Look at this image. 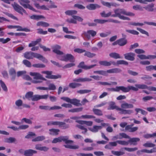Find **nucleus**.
<instances>
[{"label":"nucleus","mask_w":156,"mask_h":156,"mask_svg":"<svg viewBox=\"0 0 156 156\" xmlns=\"http://www.w3.org/2000/svg\"><path fill=\"white\" fill-rule=\"evenodd\" d=\"M37 53L32 51H27L24 54V57L28 59H33L34 58H36Z\"/></svg>","instance_id":"9"},{"label":"nucleus","mask_w":156,"mask_h":156,"mask_svg":"<svg viewBox=\"0 0 156 156\" xmlns=\"http://www.w3.org/2000/svg\"><path fill=\"white\" fill-rule=\"evenodd\" d=\"M143 145L145 147H152L155 146V145L154 144L149 142H147L146 143L144 144Z\"/></svg>","instance_id":"56"},{"label":"nucleus","mask_w":156,"mask_h":156,"mask_svg":"<svg viewBox=\"0 0 156 156\" xmlns=\"http://www.w3.org/2000/svg\"><path fill=\"white\" fill-rule=\"evenodd\" d=\"M111 152L113 154L117 156H119L124 154V152L122 151H112Z\"/></svg>","instance_id":"51"},{"label":"nucleus","mask_w":156,"mask_h":156,"mask_svg":"<svg viewBox=\"0 0 156 156\" xmlns=\"http://www.w3.org/2000/svg\"><path fill=\"white\" fill-rule=\"evenodd\" d=\"M23 63L27 67H30L31 66V64L30 62L27 60H24L23 61Z\"/></svg>","instance_id":"52"},{"label":"nucleus","mask_w":156,"mask_h":156,"mask_svg":"<svg viewBox=\"0 0 156 156\" xmlns=\"http://www.w3.org/2000/svg\"><path fill=\"white\" fill-rule=\"evenodd\" d=\"M135 86L136 87L132 86H129L127 87L122 86L123 92H128L131 90L136 91L138 90V89H143L147 88V86L145 84H136Z\"/></svg>","instance_id":"3"},{"label":"nucleus","mask_w":156,"mask_h":156,"mask_svg":"<svg viewBox=\"0 0 156 156\" xmlns=\"http://www.w3.org/2000/svg\"><path fill=\"white\" fill-rule=\"evenodd\" d=\"M119 10H115V14H112L111 12H107L105 11H103L100 13L101 16L103 17H107L111 16L113 17H118L119 18L123 20H130V19L128 17L123 16L122 14H123L127 16H133L134 14L132 12H126L125 10H120L121 11H119Z\"/></svg>","instance_id":"1"},{"label":"nucleus","mask_w":156,"mask_h":156,"mask_svg":"<svg viewBox=\"0 0 156 156\" xmlns=\"http://www.w3.org/2000/svg\"><path fill=\"white\" fill-rule=\"evenodd\" d=\"M100 7V6L97 4H90L87 6V8L89 9H94L96 8H99Z\"/></svg>","instance_id":"33"},{"label":"nucleus","mask_w":156,"mask_h":156,"mask_svg":"<svg viewBox=\"0 0 156 156\" xmlns=\"http://www.w3.org/2000/svg\"><path fill=\"white\" fill-rule=\"evenodd\" d=\"M61 48L60 46L58 45H56L53 47V51L57 55H61L63 54V52L60 51Z\"/></svg>","instance_id":"15"},{"label":"nucleus","mask_w":156,"mask_h":156,"mask_svg":"<svg viewBox=\"0 0 156 156\" xmlns=\"http://www.w3.org/2000/svg\"><path fill=\"white\" fill-rule=\"evenodd\" d=\"M81 85L80 83L75 82L70 83L69 85V87L72 88H75Z\"/></svg>","instance_id":"36"},{"label":"nucleus","mask_w":156,"mask_h":156,"mask_svg":"<svg viewBox=\"0 0 156 156\" xmlns=\"http://www.w3.org/2000/svg\"><path fill=\"white\" fill-rule=\"evenodd\" d=\"M80 100L77 99L76 98L71 99L70 103L76 106L81 105V104L80 103Z\"/></svg>","instance_id":"31"},{"label":"nucleus","mask_w":156,"mask_h":156,"mask_svg":"<svg viewBox=\"0 0 156 156\" xmlns=\"http://www.w3.org/2000/svg\"><path fill=\"white\" fill-rule=\"evenodd\" d=\"M60 137L61 142L62 141H63L66 144H72L73 143V141L69 140V136H61Z\"/></svg>","instance_id":"16"},{"label":"nucleus","mask_w":156,"mask_h":156,"mask_svg":"<svg viewBox=\"0 0 156 156\" xmlns=\"http://www.w3.org/2000/svg\"><path fill=\"white\" fill-rule=\"evenodd\" d=\"M33 92L32 91H29L27 92L25 95V97H23V98L24 99L25 98L28 99V100H32V98L33 95Z\"/></svg>","instance_id":"29"},{"label":"nucleus","mask_w":156,"mask_h":156,"mask_svg":"<svg viewBox=\"0 0 156 156\" xmlns=\"http://www.w3.org/2000/svg\"><path fill=\"white\" fill-rule=\"evenodd\" d=\"M37 26H41L44 27H47L50 25L48 23L44 21H40L37 22Z\"/></svg>","instance_id":"37"},{"label":"nucleus","mask_w":156,"mask_h":156,"mask_svg":"<svg viewBox=\"0 0 156 156\" xmlns=\"http://www.w3.org/2000/svg\"><path fill=\"white\" fill-rule=\"evenodd\" d=\"M0 84L2 89L5 92L8 91V89L4 83L1 80H0Z\"/></svg>","instance_id":"46"},{"label":"nucleus","mask_w":156,"mask_h":156,"mask_svg":"<svg viewBox=\"0 0 156 156\" xmlns=\"http://www.w3.org/2000/svg\"><path fill=\"white\" fill-rule=\"evenodd\" d=\"M41 38H38L36 41H32L31 43L29 44V47H34L37 45L41 41Z\"/></svg>","instance_id":"27"},{"label":"nucleus","mask_w":156,"mask_h":156,"mask_svg":"<svg viewBox=\"0 0 156 156\" xmlns=\"http://www.w3.org/2000/svg\"><path fill=\"white\" fill-rule=\"evenodd\" d=\"M108 109L109 110L115 109L117 111H119V113L120 114L130 115L133 112V111L132 110L122 109L119 107L115 105V102L113 101L110 102L109 107Z\"/></svg>","instance_id":"2"},{"label":"nucleus","mask_w":156,"mask_h":156,"mask_svg":"<svg viewBox=\"0 0 156 156\" xmlns=\"http://www.w3.org/2000/svg\"><path fill=\"white\" fill-rule=\"evenodd\" d=\"M126 31L134 35H138L139 34L138 32L134 30H126Z\"/></svg>","instance_id":"60"},{"label":"nucleus","mask_w":156,"mask_h":156,"mask_svg":"<svg viewBox=\"0 0 156 156\" xmlns=\"http://www.w3.org/2000/svg\"><path fill=\"white\" fill-rule=\"evenodd\" d=\"M117 65H127L128 64V62L124 60H118L117 61V62L116 63V64Z\"/></svg>","instance_id":"54"},{"label":"nucleus","mask_w":156,"mask_h":156,"mask_svg":"<svg viewBox=\"0 0 156 156\" xmlns=\"http://www.w3.org/2000/svg\"><path fill=\"white\" fill-rule=\"evenodd\" d=\"M83 108L82 107H80L76 108H75L71 109L69 110L68 111L69 112H81L82 111Z\"/></svg>","instance_id":"44"},{"label":"nucleus","mask_w":156,"mask_h":156,"mask_svg":"<svg viewBox=\"0 0 156 156\" xmlns=\"http://www.w3.org/2000/svg\"><path fill=\"white\" fill-rule=\"evenodd\" d=\"M92 110L94 113L96 115L99 116H101L103 115L102 112L101 111L100 109L93 108Z\"/></svg>","instance_id":"41"},{"label":"nucleus","mask_w":156,"mask_h":156,"mask_svg":"<svg viewBox=\"0 0 156 156\" xmlns=\"http://www.w3.org/2000/svg\"><path fill=\"white\" fill-rule=\"evenodd\" d=\"M32 66L35 68H44L45 66L43 64L37 63L33 65Z\"/></svg>","instance_id":"55"},{"label":"nucleus","mask_w":156,"mask_h":156,"mask_svg":"<svg viewBox=\"0 0 156 156\" xmlns=\"http://www.w3.org/2000/svg\"><path fill=\"white\" fill-rule=\"evenodd\" d=\"M91 91V90H81L77 91L78 93L82 94L85 93H88Z\"/></svg>","instance_id":"48"},{"label":"nucleus","mask_w":156,"mask_h":156,"mask_svg":"<svg viewBox=\"0 0 156 156\" xmlns=\"http://www.w3.org/2000/svg\"><path fill=\"white\" fill-rule=\"evenodd\" d=\"M94 21L96 23L103 24L105 23L108 22V20L95 19Z\"/></svg>","instance_id":"50"},{"label":"nucleus","mask_w":156,"mask_h":156,"mask_svg":"<svg viewBox=\"0 0 156 156\" xmlns=\"http://www.w3.org/2000/svg\"><path fill=\"white\" fill-rule=\"evenodd\" d=\"M109 56L112 58L116 59L121 58L119 54L115 52L110 53L109 54Z\"/></svg>","instance_id":"38"},{"label":"nucleus","mask_w":156,"mask_h":156,"mask_svg":"<svg viewBox=\"0 0 156 156\" xmlns=\"http://www.w3.org/2000/svg\"><path fill=\"white\" fill-rule=\"evenodd\" d=\"M122 70L119 68H115L107 70V73H121Z\"/></svg>","instance_id":"20"},{"label":"nucleus","mask_w":156,"mask_h":156,"mask_svg":"<svg viewBox=\"0 0 156 156\" xmlns=\"http://www.w3.org/2000/svg\"><path fill=\"white\" fill-rule=\"evenodd\" d=\"M39 108L42 110H50V107L48 106L40 105L39 106Z\"/></svg>","instance_id":"64"},{"label":"nucleus","mask_w":156,"mask_h":156,"mask_svg":"<svg viewBox=\"0 0 156 156\" xmlns=\"http://www.w3.org/2000/svg\"><path fill=\"white\" fill-rule=\"evenodd\" d=\"M50 132L49 134L52 135H57L58 134V133L60 131V130L58 129H49Z\"/></svg>","instance_id":"30"},{"label":"nucleus","mask_w":156,"mask_h":156,"mask_svg":"<svg viewBox=\"0 0 156 156\" xmlns=\"http://www.w3.org/2000/svg\"><path fill=\"white\" fill-rule=\"evenodd\" d=\"M77 12L76 10H67L65 12L67 15L72 16L73 17L74 19L79 21L82 22L83 20V19L80 16L73 15L74 14H76Z\"/></svg>","instance_id":"6"},{"label":"nucleus","mask_w":156,"mask_h":156,"mask_svg":"<svg viewBox=\"0 0 156 156\" xmlns=\"http://www.w3.org/2000/svg\"><path fill=\"white\" fill-rule=\"evenodd\" d=\"M127 42L126 40L124 38H122L118 40V44L120 46H123L125 45Z\"/></svg>","instance_id":"32"},{"label":"nucleus","mask_w":156,"mask_h":156,"mask_svg":"<svg viewBox=\"0 0 156 156\" xmlns=\"http://www.w3.org/2000/svg\"><path fill=\"white\" fill-rule=\"evenodd\" d=\"M95 117L92 115H82L80 117H79V118H82L83 119H90L92 118H95Z\"/></svg>","instance_id":"49"},{"label":"nucleus","mask_w":156,"mask_h":156,"mask_svg":"<svg viewBox=\"0 0 156 156\" xmlns=\"http://www.w3.org/2000/svg\"><path fill=\"white\" fill-rule=\"evenodd\" d=\"M97 83L99 84L102 85H117V83L115 82H111L110 83L107 82H102L99 81L97 82Z\"/></svg>","instance_id":"26"},{"label":"nucleus","mask_w":156,"mask_h":156,"mask_svg":"<svg viewBox=\"0 0 156 156\" xmlns=\"http://www.w3.org/2000/svg\"><path fill=\"white\" fill-rule=\"evenodd\" d=\"M45 139V137L44 136H38L36 138L33 139L32 140V141L33 142H37V141H41Z\"/></svg>","instance_id":"39"},{"label":"nucleus","mask_w":156,"mask_h":156,"mask_svg":"<svg viewBox=\"0 0 156 156\" xmlns=\"http://www.w3.org/2000/svg\"><path fill=\"white\" fill-rule=\"evenodd\" d=\"M34 6L38 9L45 10L46 9V6L45 5H43L40 6L39 4L37 3L34 4Z\"/></svg>","instance_id":"45"},{"label":"nucleus","mask_w":156,"mask_h":156,"mask_svg":"<svg viewBox=\"0 0 156 156\" xmlns=\"http://www.w3.org/2000/svg\"><path fill=\"white\" fill-rule=\"evenodd\" d=\"M30 2L28 0H20V3L24 8L30 10H35L33 7L29 4Z\"/></svg>","instance_id":"7"},{"label":"nucleus","mask_w":156,"mask_h":156,"mask_svg":"<svg viewBox=\"0 0 156 156\" xmlns=\"http://www.w3.org/2000/svg\"><path fill=\"white\" fill-rule=\"evenodd\" d=\"M84 55L85 56H87L88 58H92L94 57L96 55V54L93 53H91L89 51H85Z\"/></svg>","instance_id":"42"},{"label":"nucleus","mask_w":156,"mask_h":156,"mask_svg":"<svg viewBox=\"0 0 156 156\" xmlns=\"http://www.w3.org/2000/svg\"><path fill=\"white\" fill-rule=\"evenodd\" d=\"M156 152V148H153V149H151L150 150H147V149H142L141 151H138L137 152V153L140 152L143 153H151L153 152Z\"/></svg>","instance_id":"25"},{"label":"nucleus","mask_w":156,"mask_h":156,"mask_svg":"<svg viewBox=\"0 0 156 156\" xmlns=\"http://www.w3.org/2000/svg\"><path fill=\"white\" fill-rule=\"evenodd\" d=\"M133 125H130L126 126L125 128L126 130L130 132H133L136 131L138 129L137 127H132Z\"/></svg>","instance_id":"14"},{"label":"nucleus","mask_w":156,"mask_h":156,"mask_svg":"<svg viewBox=\"0 0 156 156\" xmlns=\"http://www.w3.org/2000/svg\"><path fill=\"white\" fill-rule=\"evenodd\" d=\"M125 58L128 60L133 61L134 60L135 54L132 52L124 54Z\"/></svg>","instance_id":"12"},{"label":"nucleus","mask_w":156,"mask_h":156,"mask_svg":"<svg viewBox=\"0 0 156 156\" xmlns=\"http://www.w3.org/2000/svg\"><path fill=\"white\" fill-rule=\"evenodd\" d=\"M42 74H46L47 76H45V77L49 79H57L61 77V76L60 75H52V71H42L41 72Z\"/></svg>","instance_id":"5"},{"label":"nucleus","mask_w":156,"mask_h":156,"mask_svg":"<svg viewBox=\"0 0 156 156\" xmlns=\"http://www.w3.org/2000/svg\"><path fill=\"white\" fill-rule=\"evenodd\" d=\"M57 58L61 60L66 62L69 61L71 62H73L75 61L73 56L70 54H67L62 56H58L57 57Z\"/></svg>","instance_id":"4"},{"label":"nucleus","mask_w":156,"mask_h":156,"mask_svg":"<svg viewBox=\"0 0 156 156\" xmlns=\"http://www.w3.org/2000/svg\"><path fill=\"white\" fill-rule=\"evenodd\" d=\"M92 80L91 79L88 78H79L73 79V81L74 82H89Z\"/></svg>","instance_id":"17"},{"label":"nucleus","mask_w":156,"mask_h":156,"mask_svg":"<svg viewBox=\"0 0 156 156\" xmlns=\"http://www.w3.org/2000/svg\"><path fill=\"white\" fill-rule=\"evenodd\" d=\"M124 149L125 150L129 152H133L137 150L138 149L137 147L134 148H129V147H124Z\"/></svg>","instance_id":"58"},{"label":"nucleus","mask_w":156,"mask_h":156,"mask_svg":"<svg viewBox=\"0 0 156 156\" xmlns=\"http://www.w3.org/2000/svg\"><path fill=\"white\" fill-rule=\"evenodd\" d=\"M30 76H34V79L36 80H41L46 81V79L43 77V76L38 73L30 72Z\"/></svg>","instance_id":"10"},{"label":"nucleus","mask_w":156,"mask_h":156,"mask_svg":"<svg viewBox=\"0 0 156 156\" xmlns=\"http://www.w3.org/2000/svg\"><path fill=\"white\" fill-rule=\"evenodd\" d=\"M99 62L100 65L106 66H110L111 65H116V63L113 61L108 62L106 61H100Z\"/></svg>","instance_id":"11"},{"label":"nucleus","mask_w":156,"mask_h":156,"mask_svg":"<svg viewBox=\"0 0 156 156\" xmlns=\"http://www.w3.org/2000/svg\"><path fill=\"white\" fill-rule=\"evenodd\" d=\"M16 141V139L14 137H10L5 139L4 142L7 143H12Z\"/></svg>","instance_id":"35"},{"label":"nucleus","mask_w":156,"mask_h":156,"mask_svg":"<svg viewBox=\"0 0 156 156\" xmlns=\"http://www.w3.org/2000/svg\"><path fill=\"white\" fill-rule=\"evenodd\" d=\"M96 66V64L91 65L89 66H87L84 64V62H81L78 66V68H81L86 70L88 69L92 68Z\"/></svg>","instance_id":"13"},{"label":"nucleus","mask_w":156,"mask_h":156,"mask_svg":"<svg viewBox=\"0 0 156 156\" xmlns=\"http://www.w3.org/2000/svg\"><path fill=\"white\" fill-rule=\"evenodd\" d=\"M36 136V134L32 132H29L28 134L25 136V138L27 139H29L33 136Z\"/></svg>","instance_id":"62"},{"label":"nucleus","mask_w":156,"mask_h":156,"mask_svg":"<svg viewBox=\"0 0 156 156\" xmlns=\"http://www.w3.org/2000/svg\"><path fill=\"white\" fill-rule=\"evenodd\" d=\"M12 5L14 10H24L22 7L16 2L12 4Z\"/></svg>","instance_id":"34"},{"label":"nucleus","mask_w":156,"mask_h":156,"mask_svg":"<svg viewBox=\"0 0 156 156\" xmlns=\"http://www.w3.org/2000/svg\"><path fill=\"white\" fill-rule=\"evenodd\" d=\"M54 126H58L59 127L62 128V129H65L69 128V125L66 124V123L60 121H54Z\"/></svg>","instance_id":"8"},{"label":"nucleus","mask_w":156,"mask_h":156,"mask_svg":"<svg viewBox=\"0 0 156 156\" xmlns=\"http://www.w3.org/2000/svg\"><path fill=\"white\" fill-rule=\"evenodd\" d=\"M129 143H130V145H136L137 144V142L140 140V139L139 138H129Z\"/></svg>","instance_id":"22"},{"label":"nucleus","mask_w":156,"mask_h":156,"mask_svg":"<svg viewBox=\"0 0 156 156\" xmlns=\"http://www.w3.org/2000/svg\"><path fill=\"white\" fill-rule=\"evenodd\" d=\"M120 137L121 138V139L123 138H125L129 139L130 138V137L128 135H127L126 134L124 133H119Z\"/></svg>","instance_id":"63"},{"label":"nucleus","mask_w":156,"mask_h":156,"mask_svg":"<svg viewBox=\"0 0 156 156\" xmlns=\"http://www.w3.org/2000/svg\"><path fill=\"white\" fill-rule=\"evenodd\" d=\"M37 151L32 149H28L24 151V154L26 156H32L34 154H36Z\"/></svg>","instance_id":"18"},{"label":"nucleus","mask_w":156,"mask_h":156,"mask_svg":"<svg viewBox=\"0 0 156 156\" xmlns=\"http://www.w3.org/2000/svg\"><path fill=\"white\" fill-rule=\"evenodd\" d=\"M40 100V95L35 94L33 95L32 98V101H36Z\"/></svg>","instance_id":"57"},{"label":"nucleus","mask_w":156,"mask_h":156,"mask_svg":"<svg viewBox=\"0 0 156 156\" xmlns=\"http://www.w3.org/2000/svg\"><path fill=\"white\" fill-rule=\"evenodd\" d=\"M48 90H54L56 89V87L55 85L53 83H50L48 85V87H47Z\"/></svg>","instance_id":"59"},{"label":"nucleus","mask_w":156,"mask_h":156,"mask_svg":"<svg viewBox=\"0 0 156 156\" xmlns=\"http://www.w3.org/2000/svg\"><path fill=\"white\" fill-rule=\"evenodd\" d=\"M30 18L31 19L33 20H39L42 19L44 18V17L41 15H33L30 16Z\"/></svg>","instance_id":"43"},{"label":"nucleus","mask_w":156,"mask_h":156,"mask_svg":"<svg viewBox=\"0 0 156 156\" xmlns=\"http://www.w3.org/2000/svg\"><path fill=\"white\" fill-rule=\"evenodd\" d=\"M94 73H97L105 76H107L108 75V74L107 73L106 71L104 70L94 71Z\"/></svg>","instance_id":"47"},{"label":"nucleus","mask_w":156,"mask_h":156,"mask_svg":"<svg viewBox=\"0 0 156 156\" xmlns=\"http://www.w3.org/2000/svg\"><path fill=\"white\" fill-rule=\"evenodd\" d=\"M9 73L10 75L12 76L11 80L14 81L16 76V71L15 69L13 68H11L9 71Z\"/></svg>","instance_id":"23"},{"label":"nucleus","mask_w":156,"mask_h":156,"mask_svg":"<svg viewBox=\"0 0 156 156\" xmlns=\"http://www.w3.org/2000/svg\"><path fill=\"white\" fill-rule=\"evenodd\" d=\"M121 108L122 109L132 108L134 107L133 105L131 104H129L126 102L122 104L121 105Z\"/></svg>","instance_id":"21"},{"label":"nucleus","mask_w":156,"mask_h":156,"mask_svg":"<svg viewBox=\"0 0 156 156\" xmlns=\"http://www.w3.org/2000/svg\"><path fill=\"white\" fill-rule=\"evenodd\" d=\"M136 29L137 30L139 31L141 33H142V34H145L147 35V36H149V34L148 32L144 30L139 28H137Z\"/></svg>","instance_id":"61"},{"label":"nucleus","mask_w":156,"mask_h":156,"mask_svg":"<svg viewBox=\"0 0 156 156\" xmlns=\"http://www.w3.org/2000/svg\"><path fill=\"white\" fill-rule=\"evenodd\" d=\"M102 128V127L101 126L95 125L92 128H89V129L93 132L96 133L98 132L99 130L101 129Z\"/></svg>","instance_id":"24"},{"label":"nucleus","mask_w":156,"mask_h":156,"mask_svg":"<svg viewBox=\"0 0 156 156\" xmlns=\"http://www.w3.org/2000/svg\"><path fill=\"white\" fill-rule=\"evenodd\" d=\"M107 90L111 91L119 92L120 90L123 91L122 86L116 87L115 88H108Z\"/></svg>","instance_id":"28"},{"label":"nucleus","mask_w":156,"mask_h":156,"mask_svg":"<svg viewBox=\"0 0 156 156\" xmlns=\"http://www.w3.org/2000/svg\"><path fill=\"white\" fill-rule=\"evenodd\" d=\"M36 58L42 61L43 62H44L47 63L48 62L47 60L42 55H41L40 54L37 53V55L36 56Z\"/></svg>","instance_id":"40"},{"label":"nucleus","mask_w":156,"mask_h":156,"mask_svg":"<svg viewBox=\"0 0 156 156\" xmlns=\"http://www.w3.org/2000/svg\"><path fill=\"white\" fill-rule=\"evenodd\" d=\"M118 144L122 145L127 146L129 144V140L126 141L124 140H119Z\"/></svg>","instance_id":"53"},{"label":"nucleus","mask_w":156,"mask_h":156,"mask_svg":"<svg viewBox=\"0 0 156 156\" xmlns=\"http://www.w3.org/2000/svg\"><path fill=\"white\" fill-rule=\"evenodd\" d=\"M35 148L36 150L44 151H47L49 149V148L45 146L42 147L41 144H38L35 145Z\"/></svg>","instance_id":"19"}]
</instances>
